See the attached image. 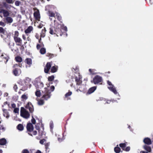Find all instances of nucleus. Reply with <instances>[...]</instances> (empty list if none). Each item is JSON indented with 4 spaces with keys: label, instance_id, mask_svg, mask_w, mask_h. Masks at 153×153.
I'll return each mask as SVG.
<instances>
[{
    "label": "nucleus",
    "instance_id": "79ce46f5",
    "mask_svg": "<svg viewBox=\"0 0 153 153\" xmlns=\"http://www.w3.org/2000/svg\"><path fill=\"white\" fill-rule=\"evenodd\" d=\"M22 153H29V152L28 150L25 149L22 150Z\"/></svg>",
    "mask_w": 153,
    "mask_h": 153
},
{
    "label": "nucleus",
    "instance_id": "393cba45",
    "mask_svg": "<svg viewBox=\"0 0 153 153\" xmlns=\"http://www.w3.org/2000/svg\"><path fill=\"white\" fill-rule=\"evenodd\" d=\"M25 62L27 63L28 65H30L32 64V60L31 59H27L25 60Z\"/></svg>",
    "mask_w": 153,
    "mask_h": 153
},
{
    "label": "nucleus",
    "instance_id": "8fccbe9b",
    "mask_svg": "<svg viewBox=\"0 0 153 153\" xmlns=\"http://www.w3.org/2000/svg\"><path fill=\"white\" fill-rule=\"evenodd\" d=\"M15 4L16 6H18L19 5L20 2L19 1H16L15 2Z\"/></svg>",
    "mask_w": 153,
    "mask_h": 153
},
{
    "label": "nucleus",
    "instance_id": "c9c22d12",
    "mask_svg": "<svg viewBox=\"0 0 153 153\" xmlns=\"http://www.w3.org/2000/svg\"><path fill=\"white\" fill-rule=\"evenodd\" d=\"M19 35V33L18 31H16L14 32V38L18 37Z\"/></svg>",
    "mask_w": 153,
    "mask_h": 153
},
{
    "label": "nucleus",
    "instance_id": "3c124183",
    "mask_svg": "<svg viewBox=\"0 0 153 153\" xmlns=\"http://www.w3.org/2000/svg\"><path fill=\"white\" fill-rule=\"evenodd\" d=\"M50 127L51 129H52L53 128V124L52 122H51L50 123Z\"/></svg>",
    "mask_w": 153,
    "mask_h": 153
},
{
    "label": "nucleus",
    "instance_id": "4d7b16f0",
    "mask_svg": "<svg viewBox=\"0 0 153 153\" xmlns=\"http://www.w3.org/2000/svg\"><path fill=\"white\" fill-rule=\"evenodd\" d=\"M41 48V45L39 44H37L36 46V48L37 49H39Z\"/></svg>",
    "mask_w": 153,
    "mask_h": 153
},
{
    "label": "nucleus",
    "instance_id": "a211bd4d",
    "mask_svg": "<svg viewBox=\"0 0 153 153\" xmlns=\"http://www.w3.org/2000/svg\"><path fill=\"white\" fill-rule=\"evenodd\" d=\"M143 141L145 143L148 145L151 144L152 143L151 140L149 138H145L144 140Z\"/></svg>",
    "mask_w": 153,
    "mask_h": 153
},
{
    "label": "nucleus",
    "instance_id": "4468645a",
    "mask_svg": "<svg viewBox=\"0 0 153 153\" xmlns=\"http://www.w3.org/2000/svg\"><path fill=\"white\" fill-rule=\"evenodd\" d=\"M96 86H94L90 88L88 90L87 94H90L93 93L96 90Z\"/></svg>",
    "mask_w": 153,
    "mask_h": 153
},
{
    "label": "nucleus",
    "instance_id": "680f3d73",
    "mask_svg": "<svg viewBox=\"0 0 153 153\" xmlns=\"http://www.w3.org/2000/svg\"><path fill=\"white\" fill-rule=\"evenodd\" d=\"M28 81V82L30 81V79L29 78H27L25 79V82H26V81Z\"/></svg>",
    "mask_w": 153,
    "mask_h": 153
},
{
    "label": "nucleus",
    "instance_id": "bf43d9fd",
    "mask_svg": "<svg viewBox=\"0 0 153 153\" xmlns=\"http://www.w3.org/2000/svg\"><path fill=\"white\" fill-rule=\"evenodd\" d=\"M22 38H23V39L24 40H26V37H25V35H22Z\"/></svg>",
    "mask_w": 153,
    "mask_h": 153
},
{
    "label": "nucleus",
    "instance_id": "ddd939ff",
    "mask_svg": "<svg viewBox=\"0 0 153 153\" xmlns=\"http://www.w3.org/2000/svg\"><path fill=\"white\" fill-rule=\"evenodd\" d=\"M27 128L28 131L31 132L33 129V126L31 123H29L27 125Z\"/></svg>",
    "mask_w": 153,
    "mask_h": 153
},
{
    "label": "nucleus",
    "instance_id": "2eb2a0df",
    "mask_svg": "<svg viewBox=\"0 0 153 153\" xmlns=\"http://www.w3.org/2000/svg\"><path fill=\"white\" fill-rule=\"evenodd\" d=\"M14 40L16 43H18L19 44H17V45H20L22 43V40L19 37H17L14 38Z\"/></svg>",
    "mask_w": 153,
    "mask_h": 153
},
{
    "label": "nucleus",
    "instance_id": "2f4dec72",
    "mask_svg": "<svg viewBox=\"0 0 153 153\" xmlns=\"http://www.w3.org/2000/svg\"><path fill=\"white\" fill-rule=\"evenodd\" d=\"M15 59L17 62H21L22 61V59L20 56H17L16 57Z\"/></svg>",
    "mask_w": 153,
    "mask_h": 153
},
{
    "label": "nucleus",
    "instance_id": "20e7f679",
    "mask_svg": "<svg viewBox=\"0 0 153 153\" xmlns=\"http://www.w3.org/2000/svg\"><path fill=\"white\" fill-rule=\"evenodd\" d=\"M34 85L37 88H41L43 87L44 84L39 79H36L35 81Z\"/></svg>",
    "mask_w": 153,
    "mask_h": 153
},
{
    "label": "nucleus",
    "instance_id": "4be33fe9",
    "mask_svg": "<svg viewBox=\"0 0 153 153\" xmlns=\"http://www.w3.org/2000/svg\"><path fill=\"white\" fill-rule=\"evenodd\" d=\"M7 143L6 140L4 138L0 140V144L1 145H5Z\"/></svg>",
    "mask_w": 153,
    "mask_h": 153
},
{
    "label": "nucleus",
    "instance_id": "0e129e2a",
    "mask_svg": "<svg viewBox=\"0 0 153 153\" xmlns=\"http://www.w3.org/2000/svg\"><path fill=\"white\" fill-rule=\"evenodd\" d=\"M16 105L14 104H12V106L13 108H15L16 107Z\"/></svg>",
    "mask_w": 153,
    "mask_h": 153
},
{
    "label": "nucleus",
    "instance_id": "e433bc0d",
    "mask_svg": "<svg viewBox=\"0 0 153 153\" xmlns=\"http://www.w3.org/2000/svg\"><path fill=\"white\" fill-rule=\"evenodd\" d=\"M56 16L57 17V19L61 21V17L59 14L58 13H56Z\"/></svg>",
    "mask_w": 153,
    "mask_h": 153
},
{
    "label": "nucleus",
    "instance_id": "cd10ccee",
    "mask_svg": "<svg viewBox=\"0 0 153 153\" xmlns=\"http://www.w3.org/2000/svg\"><path fill=\"white\" fill-rule=\"evenodd\" d=\"M17 129L19 131H22L23 129V126L22 125L19 124L17 126Z\"/></svg>",
    "mask_w": 153,
    "mask_h": 153
},
{
    "label": "nucleus",
    "instance_id": "1a4fd4ad",
    "mask_svg": "<svg viewBox=\"0 0 153 153\" xmlns=\"http://www.w3.org/2000/svg\"><path fill=\"white\" fill-rule=\"evenodd\" d=\"M77 76H76L75 78V81L76 82V85H79L81 84L82 82V81L81 80V76L79 74H78Z\"/></svg>",
    "mask_w": 153,
    "mask_h": 153
},
{
    "label": "nucleus",
    "instance_id": "13d9d810",
    "mask_svg": "<svg viewBox=\"0 0 153 153\" xmlns=\"http://www.w3.org/2000/svg\"><path fill=\"white\" fill-rule=\"evenodd\" d=\"M44 140H40V143L42 144H43L44 143Z\"/></svg>",
    "mask_w": 153,
    "mask_h": 153
},
{
    "label": "nucleus",
    "instance_id": "6e6d98bb",
    "mask_svg": "<svg viewBox=\"0 0 153 153\" xmlns=\"http://www.w3.org/2000/svg\"><path fill=\"white\" fill-rule=\"evenodd\" d=\"M93 70H91V69H89V71L91 73V74H94V73L93 72Z\"/></svg>",
    "mask_w": 153,
    "mask_h": 153
},
{
    "label": "nucleus",
    "instance_id": "338daca9",
    "mask_svg": "<svg viewBox=\"0 0 153 153\" xmlns=\"http://www.w3.org/2000/svg\"><path fill=\"white\" fill-rule=\"evenodd\" d=\"M36 153H41V152L39 150H38L36 152Z\"/></svg>",
    "mask_w": 153,
    "mask_h": 153
},
{
    "label": "nucleus",
    "instance_id": "c85d7f7f",
    "mask_svg": "<svg viewBox=\"0 0 153 153\" xmlns=\"http://www.w3.org/2000/svg\"><path fill=\"white\" fill-rule=\"evenodd\" d=\"M40 53L42 54H44L46 53V49L44 48H42L41 49L40 51Z\"/></svg>",
    "mask_w": 153,
    "mask_h": 153
},
{
    "label": "nucleus",
    "instance_id": "5701e85b",
    "mask_svg": "<svg viewBox=\"0 0 153 153\" xmlns=\"http://www.w3.org/2000/svg\"><path fill=\"white\" fill-rule=\"evenodd\" d=\"M58 67L57 66H53L51 68V71L52 73L56 72L57 70Z\"/></svg>",
    "mask_w": 153,
    "mask_h": 153
},
{
    "label": "nucleus",
    "instance_id": "f3484780",
    "mask_svg": "<svg viewBox=\"0 0 153 153\" xmlns=\"http://www.w3.org/2000/svg\"><path fill=\"white\" fill-rule=\"evenodd\" d=\"M33 29V27L32 26H30L25 30V33L26 34L30 33Z\"/></svg>",
    "mask_w": 153,
    "mask_h": 153
},
{
    "label": "nucleus",
    "instance_id": "864d4df0",
    "mask_svg": "<svg viewBox=\"0 0 153 153\" xmlns=\"http://www.w3.org/2000/svg\"><path fill=\"white\" fill-rule=\"evenodd\" d=\"M37 132L36 131H34L32 132V134H29L30 135H32V134H33V135H36L37 134Z\"/></svg>",
    "mask_w": 153,
    "mask_h": 153
},
{
    "label": "nucleus",
    "instance_id": "f257e3e1",
    "mask_svg": "<svg viewBox=\"0 0 153 153\" xmlns=\"http://www.w3.org/2000/svg\"><path fill=\"white\" fill-rule=\"evenodd\" d=\"M54 27L55 28V31L56 33H58V32L60 30L59 28L60 27L66 31H67V28L66 26H62L59 24L56 20H54Z\"/></svg>",
    "mask_w": 153,
    "mask_h": 153
},
{
    "label": "nucleus",
    "instance_id": "5fc2aeb1",
    "mask_svg": "<svg viewBox=\"0 0 153 153\" xmlns=\"http://www.w3.org/2000/svg\"><path fill=\"white\" fill-rule=\"evenodd\" d=\"M13 88L16 91V90L17 88V86L16 85H15L13 87Z\"/></svg>",
    "mask_w": 153,
    "mask_h": 153
},
{
    "label": "nucleus",
    "instance_id": "423d86ee",
    "mask_svg": "<svg viewBox=\"0 0 153 153\" xmlns=\"http://www.w3.org/2000/svg\"><path fill=\"white\" fill-rule=\"evenodd\" d=\"M107 82L108 85V89L115 94H117V92L114 86L109 81H108Z\"/></svg>",
    "mask_w": 153,
    "mask_h": 153
},
{
    "label": "nucleus",
    "instance_id": "7c9ffc66",
    "mask_svg": "<svg viewBox=\"0 0 153 153\" xmlns=\"http://www.w3.org/2000/svg\"><path fill=\"white\" fill-rule=\"evenodd\" d=\"M4 6L7 9H10L11 7H13L11 5H8L5 2L3 3Z\"/></svg>",
    "mask_w": 153,
    "mask_h": 153
},
{
    "label": "nucleus",
    "instance_id": "37998d69",
    "mask_svg": "<svg viewBox=\"0 0 153 153\" xmlns=\"http://www.w3.org/2000/svg\"><path fill=\"white\" fill-rule=\"evenodd\" d=\"M7 2L9 4H13L14 2L13 0H6Z\"/></svg>",
    "mask_w": 153,
    "mask_h": 153
},
{
    "label": "nucleus",
    "instance_id": "9d476101",
    "mask_svg": "<svg viewBox=\"0 0 153 153\" xmlns=\"http://www.w3.org/2000/svg\"><path fill=\"white\" fill-rule=\"evenodd\" d=\"M26 108L28 109L32 113L33 111V106L30 103H28L26 105Z\"/></svg>",
    "mask_w": 153,
    "mask_h": 153
},
{
    "label": "nucleus",
    "instance_id": "e2e57ef3",
    "mask_svg": "<svg viewBox=\"0 0 153 153\" xmlns=\"http://www.w3.org/2000/svg\"><path fill=\"white\" fill-rule=\"evenodd\" d=\"M8 94L6 92L4 93V97H7L8 96Z\"/></svg>",
    "mask_w": 153,
    "mask_h": 153
},
{
    "label": "nucleus",
    "instance_id": "b1692460",
    "mask_svg": "<svg viewBox=\"0 0 153 153\" xmlns=\"http://www.w3.org/2000/svg\"><path fill=\"white\" fill-rule=\"evenodd\" d=\"M21 98L22 100H25L28 98V95L27 94H24L22 96Z\"/></svg>",
    "mask_w": 153,
    "mask_h": 153
},
{
    "label": "nucleus",
    "instance_id": "052dcab7",
    "mask_svg": "<svg viewBox=\"0 0 153 153\" xmlns=\"http://www.w3.org/2000/svg\"><path fill=\"white\" fill-rule=\"evenodd\" d=\"M43 26V25H39L38 26V27L39 28H41Z\"/></svg>",
    "mask_w": 153,
    "mask_h": 153
},
{
    "label": "nucleus",
    "instance_id": "09e8293b",
    "mask_svg": "<svg viewBox=\"0 0 153 153\" xmlns=\"http://www.w3.org/2000/svg\"><path fill=\"white\" fill-rule=\"evenodd\" d=\"M0 25L4 27L5 26V24L4 22H0Z\"/></svg>",
    "mask_w": 153,
    "mask_h": 153
},
{
    "label": "nucleus",
    "instance_id": "ea45409f",
    "mask_svg": "<svg viewBox=\"0 0 153 153\" xmlns=\"http://www.w3.org/2000/svg\"><path fill=\"white\" fill-rule=\"evenodd\" d=\"M72 92L71 91L69 92H68L65 95V97H67L69 96H71L72 94Z\"/></svg>",
    "mask_w": 153,
    "mask_h": 153
},
{
    "label": "nucleus",
    "instance_id": "0eeeda50",
    "mask_svg": "<svg viewBox=\"0 0 153 153\" xmlns=\"http://www.w3.org/2000/svg\"><path fill=\"white\" fill-rule=\"evenodd\" d=\"M34 13L33 15L35 19L37 21H39L40 19V15L39 10L36 8L33 9Z\"/></svg>",
    "mask_w": 153,
    "mask_h": 153
},
{
    "label": "nucleus",
    "instance_id": "a18cd8bd",
    "mask_svg": "<svg viewBox=\"0 0 153 153\" xmlns=\"http://www.w3.org/2000/svg\"><path fill=\"white\" fill-rule=\"evenodd\" d=\"M32 117V119L31 120V122L33 124H35V123H36V120H35V119L33 117Z\"/></svg>",
    "mask_w": 153,
    "mask_h": 153
},
{
    "label": "nucleus",
    "instance_id": "774afa93",
    "mask_svg": "<svg viewBox=\"0 0 153 153\" xmlns=\"http://www.w3.org/2000/svg\"><path fill=\"white\" fill-rule=\"evenodd\" d=\"M48 143H47V144H45V146L46 148V149H47V148H48V147L47 146H48Z\"/></svg>",
    "mask_w": 153,
    "mask_h": 153
},
{
    "label": "nucleus",
    "instance_id": "603ef678",
    "mask_svg": "<svg viewBox=\"0 0 153 153\" xmlns=\"http://www.w3.org/2000/svg\"><path fill=\"white\" fill-rule=\"evenodd\" d=\"M51 90V91H53L54 89V87L53 86H52L50 88Z\"/></svg>",
    "mask_w": 153,
    "mask_h": 153
},
{
    "label": "nucleus",
    "instance_id": "bb28decb",
    "mask_svg": "<svg viewBox=\"0 0 153 153\" xmlns=\"http://www.w3.org/2000/svg\"><path fill=\"white\" fill-rule=\"evenodd\" d=\"M1 56L2 58H4L6 60V62H7L8 61V60L9 59L8 56L6 54H2L1 55Z\"/></svg>",
    "mask_w": 153,
    "mask_h": 153
},
{
    "label": "nucleus",
    "instance_id": "7ed1b4c3",
    "mask_svg": "<svg viewBox=\"0 0 153 153\" xmlns=\"http://www.w3.org/2000/svg\"><path fill=\"white\" fill-rule=\"evenodd\" d=\"M20 67V66L17 64L14 65L13 67L15 68V69L13 70V73L15 76H18L20 74L21 71L19 68Z\"/></svg>",
    "mask_w": 153,
    "mask_h": 153
},
{
    "label": "nucleus",
    "instance_id": "69168bd1",
    "mask_svg": "<svg viewBox=\"0 0 153 153\" xmlns=\"http://www.w3.org/2000/svg\"><path fill=\"white\" fill-rule=\"evenodd\" d=\"M27 41H30V38L29 37H28L27 38Z\"/></svg>",
    "mask_w": 153,
    "mask_h": 153
},
{
    "label": "nucleus",
    "instance_id": "473e14b6",
    "mask_svg": "<svg viewBox=\"0 0 153 153\" xmlns=\"http://www.w3.org/2000/svg\"><path fill=\"white\" fill-rule=\"evenodd\" d=\"M36 100L38 101V103L39 105H42L44 104V102L43 100H38L37 98H36Z\"/></svg>",
    "mask_w": 153,
    "mask_h": 153
},
{
    "label": "nucleus",
    "instance_id": "a19ab883",
    "mask_svg": "<svg viewBox=\"0 0 153 153\" xmlns=\"http://www.w3.org/2000/svg\"><path fill=\"white\" fill-rule=\"evenodd\" d=\"M19 109L17 108H14L13 112L15 113H17L19 112Z\"/></svg>",
    "mask_w": 153,
    "mask_h": 153
},
{
    "label": "nucleus",
    "instance_id": "c756f323",
    "mask_svg": "<svg viewBox=\"0 0 153 153\" xmlns=\"http://www.w3.org/2000/svg\"><path fill=\"white\" fill-rule=\"evenodd\" d=\"M114 150L116 153H119L120 152V149L118 147H116L114 148Z\"/></svg>",
    "mask_w": 153,
    "mask_h": 153
},
{
    "label": "nucleus",
    "instance_id": "dca6fc26",
    "mask_svg": "<svg viewBox=\"0 0 153 153\" xmlns=\"http://www.w3.org/2000/svg\"><path fill=\"white\" fill-rule=\"evenodd\" d=\"M3 111L4 116L8 119L10 115L7 110L6 109H3Z\"/></svg>",
    "mask_w": 153,
    "mask_h": 153
},
{
    "label": "nucleus",
    "instance_id": "39448f33",
    "mask_svg": "<svg viewBox=\"0 0 153 153\" xmlns=\"http://www.w3.org/2000/svg\"><path fill=\"white\" fill-rule=\"evenodd\" d=\"M50 88L48 86V88H45V91H44V92L45 93V94L42 97V98H44L46 100H48L49 98L50 97V93L51 91H49Z\"/></svg>",
    "mask_w": 153,
    "mask_h": 153
},
{
    "label": "nucleus",
    "instance_id": "6ab92c4d",
    "mask_svg": "<svg viewBox=\"0 0 153 153\" xmlns=\"http://www.w3.org/2000/svg\"><path fill=\"white\" fill-rule=\"evenodd\" d=\"M5 19L7 23H11L13 22V19L10 17H6Z\"/></svg>",
    "mask_w": 153,
    "mask_h": 153
},
{
    "label": "nucleus",
    "instance_id": "49530a36",
    "mask_svg": "<svg viewBox=\"0 0 153 153\" xmlns=\"http://www.w3.org/2000/svg\"><path fill=\"white\" fill-rule=\"evenodd\" d=\"M130 147H129L128 146V147H127L126 148H125V150H124L126 152H128L130 150Z\"/></svg>",
    "mask_w": 153,
    "mask_h": 153
},
{
    "label": "nucleus",
    "instance_id": "aec40b11",
    "mask_svg": "<svg viewBox=\"0 0 153 153\" xmlns=\"http://www.w3.org/2000/svg\"><path fill=\"white\" fill-rule=\"evenodd\" d=\"M46 30L45 27L42 29L41 34L40 36L41 37H44L45 36V33Z\"/></svg>",
    "mask_w": 153,
    "mask_h": 153
},
{
    "label": "nucleus",
    "instance_id": "f8f14e48",
    "mask_svg": "<svg viewBox=\"0 0 153 153\" xmlns=\"http://www.w3.org/2000/svg\"><path fill=\"white\" fill-rule=\"evenodd\" d=\"M3 13L4 15V17H8V16H9V13L8 12L5 10H0V13ZM0 16L2 17V16L0 14Z\"/></svg>",
    "mask_w": 153,
    "mask_h": 153
},
{
    "label": "nucleus",
    "instance_id": "412c9836",
    "mask_svg": "<svg viewBox=\"0 0 153 153\" xmlns=\"http://www.w3.org/2000/svg\"><path fill=\"white\" fill-rule=\"evenodd\" d=\"M144 148L148 152H150L151 151V148L149 146L145 145L144 146Z\"/></svg>",
    "mask_w": 153,
    "mask_h": 153
},
{
    "label": "nucleus",
    "instance_id": "f704fd0d",
    "mask_svg": "<svg viewBox=\"0 0 153 153\" xmlns=\"http://www.w3.org/2000/svg\"><path fill=\"white\" fill-rule=\"evenodd\" d=\"M120 147L122 148L123 150H125V147L126 146V144L125 143H120Z\"/></svg>",
    "mask_w": 153,
    "mask_h": 153
},
{
    "label": "nucleus",
    "instance_id": "f03ea898",
    "mask_svg": "<svg viewBox=\"0 0 153 153\" xmlns=\"http://www.w3.org/2000/svg\"><path fill=\"white\" fill-rule=\"evenodd\" d=\"M20 114L22 117L25 119L28 118L30 116V114L28 111L23 107L21 108Z\"/></svg>",
    "mask_w": 153,
    "mask_h": 153
},
{
    "label": "nucleus",
    "instance_id": "6e6552de",
    "mask_svg": "<svg viewBox=\"0 0 153 153\" xmlns=\"http://www.w3.org/2000/svg\"><path fill=\"white\" fill-rule=\"evenodd\" d=\"M102 81V79L100 76L97 75L93 79V81L91 82H93L95 84H97L101 82Z\"/></svg>",
    "mask_w": 153,
    "mask_h": 153
},
{
    "label": "nucleus",
    "instance_id": "c03bdc74",
    "mask_svg": "<svg viewBox=\"0 0 153 153\" xmlns=\"http://www.w3.org/2000/svg\"><path fill=\"white\" fill-rule=\"evenodd\" d=\"M5 32V30L3 28L0 27V33H4Z\"/></svg>",
    "mask_w": 153,
    "mask_h": 153
},
{
    "label": "nucleus",
    "instance_id": "72a5a7b5",
    "mask_svg": "<svg viewBox=\"0 0 153 153\" xmlns=\"http://www.w3.org/2000/svg\"><path fill=\"white\" fill-rule=\"evenodd\" d=\"M41 92L40 90H37L35 92V95L37 97H40L41 95Z\"/></svg>",
    "mask_w": 153,
    "mask_h": 153
},
{
    "label": "nucleus",
    "instance_id": "a878e982",
    "mask_svg": "<svg viewBox=\"0 0 153 153\" xmlns=\"http://www.w3.org/2000/svg\"><path fill=\"white\" fill-rule=\"evenodd\" d=\"M48 14L50 17H54L55 16V14L53 12L50 11H48Z\"/></svg>",
    "mask_w": 153,
    "mask_h": 153
},
{
    "label": "nucleus",
    "instance_id": "58836bf2",
    "mask_svg": "<svg viewBox=\"0 0 153 153\" xmlns=\"http://www.w3.org/2000/svg\"><path fill=\"white\" fill-rule=\"evenodd\" d=\"M50 33L51 34H56L53 31V29L51 28H50Z\"/></svg>",
    "mask_w": 153,
    "mask_h": 153
},
{
    "label": "nucleus",
    "instance_id": "4c0bfd02",
    "mask_svg": "<svg viewBox=\"0 0 153 153\" xmlns=\"http://www.w3.org/2000/svg\"><path fill=\"white\" fill-rule=\"evenodd\" d=\"M54 79V76H51L48 77V80L49 81H53Z\"/></svg>",
    "mask_w": 153,
    "mask_h": 153
},
{
    "label": "nucleus",
    "instance_id": "de8ad7c7",
    "mask_svg": "<svg viewBox=\"0 0 153 153\" xmlns=\"http://www.w3.org/2000/svg\"><path fill=\"white\" fill-rule=\"evenodd\" d=\"M106 102L105 103V104H109L111 101H112L110 100H105Z\"/></svg>",
    "mask_w": 153,
    "mask_h": 153
},
{
    "label": "nucleus",
    "instance_id": "9b49d317",
    "mask_svg": "<svg viewBox=\"0 0 153 153\" xmlns=\"http://www.w3.org/2000/svg\"><path fill=\"white\" fill-rule=\"evenodd\" d=\"M51 62H48L46 65V67L45 68V72L47 73H48L51 67Z\"/></svg>",
    "mask_w": 153,
    "mask_h": 153
}]
</instances>
